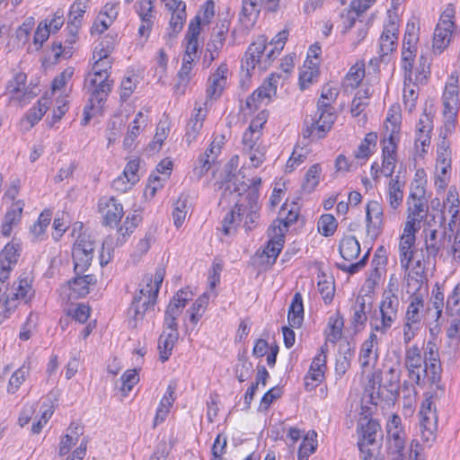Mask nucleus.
<instances>
[{"instance_id": "obj_1", "label": "nucleus", "mask_w": 460, "mask_h": 460, "mask_svg": "<svg viewBox=\"0 0 460 460\" xmlns=\"http://www.w3.org/2000/svg\"><path fill=\"white\" fill-rule=\"evenodd\" d=\"M101 45L102 48L95 49L93 52V58H98V60L93 66V73L85 79V83L93 87L91 92V108H93L96 102L98 107H100V105L106 102L113 83V81L109 80L112 64L109 59V55L111 49H112L113 39L106 37L105 41H102Z\"/></svg>"}, {"instance_id": "obj_2", "label": "nucleus", "mask_w": 460, "mask_h": 460, "mask_svg": "<svg viewBox=\"0 0 460 460\" xmlns=\"http://www.w3.org/2000/svg\"><path fill=\"white\" fill-rule=\"evenodd\" d=\"M165 274L164 268L156 269L155 276L146 274L139 284V290L134 296L128 314L135 322L142 320L146 313L154 308L161 284Z\"/></svg>"}, {"instance_id": "obj_3", "label": "nucleus", "mask_w": 460, "mask_h": 460, "mask_svg": "<svg viewBox=\"0 0 460 460\" xmlns=\"http://www.w3.org/2000/svg\"><path fill=\"white\" fill-rule=\"evenodd\" d=\"M445 221L446 217L442 215L438 228L428 226L422 230L424 244L420 249L417 261V269L420 270L422 273L425 265L431 261L435 262L439 254L442 255L446 252L447 243H450V234L443 226Z\"/></svg>"}, {"instance_id": "obj_4", "label": "nucleus", "mask_w": 460, "mask_h": 460, "mask_svg": "<svg viewBox=\"0 0 460 460\" xmlns=\"http://www.w3.org/2000/svg\"><path fill=\"white\" fill-rule=\"evenodd\" d=\"M358 446L362 460H384L376 455L381 447L383 433L379 422L376 420H368L366 424H361Z\"/></svg>"}, {"instance_id": "obj_5", "label": "nucleus", "mask_w": 460, "mask_h": 460, "mask_svg": "<svg viewBox=\"0 0 460 460\" xmlns=\"http://www.w3.org/2000/svg\"><path fill=\"white\" fill-rule=\"evenodd\" d=\"M455 14L454 5L449 4L440 15L434 31L432 44L433 51L438 54H441L451 41V37L456 30Z\"/></svg>"}, {"instance_id": "obj_6", "label": "nucleus", "mask_w": 460, "mask_h": 460, "mask_svg": "<svg viewBox=\"0 0 460 460\" xmlns=\"http://www.w3.org/2000/svg\"><path fill=\"white\" fill-rule=\"evenodd\" d=\"M337 115L333 106L318 107L314 117L311 119V125L303 131L304 137L323 138L332 128Z\"/></svg>"}, {"instance_id": "obj_7", "label": "nucleus", "mask_w": 460, "mask_h": 460, "mask_svg": "<svg viewBox=\"0 0 460 460\" xmlns=\"http://www.w3.org/2000/svg\"><path fill=\"white\" fill-rule=\"evenodd\" d=\"M400 302L399 299H383L379 305L378 313L371 322L374 331L385 334L398 319Z\"/></svg>"}, {"instance_id": "obj_8", "label": "nucleus", "mask_w": 460, "mask_h": 460, "mask_svg": "<svg viewBox=\"0 0 460 460\" xmlns=\"http://www.w3.org/2000/svg\"><path fill=\"white\" fill-rule=\"evenodd\" d=\"M418 231V229H414L411 224H405L403 234L400 238V262L402 268L405 270L409 269L411 261L414 262V268L417 269V261L420 250L414 249L413 247L416 241L415 234Z\"/></svg>"}, {"instance_id": "obj_9", "label": "nucleus", "mask_w": 460, "mask_h": 460, "mask_svg": "<svg viewBox=\"0 0 460 460\" xmlns=\"http://www.w3.org/2000/svg\"><path fill=\"white\" fill-rule=\"evenodd\" d=\"M411 192L408 199V217L405 224H411L414 229L420 230V223L426 219L428 207L423 198V190Z\"/></svg>"}, {"instance_id": "obj_10", "label": "nucleus", "mask_w": 460, "mask_h": 460, "mask_svg": "<svg viewBox=\"0 0 460 460\" xmlns=\"http://www.w3.org/2000/svg\"><path fill=\"white\" fill-rule=\"evenodd\" d=\"M445 118H456L459 110L458 75L453 73L446 84L442 96Z\"/></svg>"}, {"instance_id": "obj_11", "label": "nucleus", "mask_w": 460, "mask_h": 460, "mask_svg": "<svg viewBox=\"0 0 460 460\" xmlns=\"http://www.w3.org/2000/svg\"><path fill=\"white\" fill-rule=\"evenodd\" d=\"M328 346L324 343L320 348V353L317 354L312 361L308 374L305 376V387L306 389H313L316 386L317 383L322 382L324 371L326 369V352Z\"/></svg>"}, {"instance_id": "obj_12", "label": "nucleus", "mask_w": 460, "mask_h": 460, "mask_svg": "<svg viewBox=\"0 0 460 460\" xmlns=\"http://www.w3.org/2000/svg\"><path fill=\"white\" fill-rule=\"evenodd\" d=\"M387 450L405 447L406 434L402 427L401 417L393 414L386 423Z\"/></svg>"}, {"instance_id": "obj_13", "label": "nucleus", "mask_w": 460, "mask_h": 460, "mask_svg": "<svg viewBox=\"0 0 460 460\" xmlns=\"http://www.w3.org/2000/svg\"><path fill=\"white\" fill-rule=\"evenodd\" d=\"M399 26L396 17L389 14L387 23L380 37V56L385 58L393 52L397 47Z\"/></svg>"}, {"instance_id": "obj_14", "label": "nucleus", "mask_w": 460, "mask_h": 460, "mask_svg": "<svg viewBox=\"0 0 460 460\" xmlns=\"http://www.w3.org/2000/svg\"><path fill=\"white\" fill-rule=\"evenodd\" d=\"M98 207L103 213V224L112 226L117 225L124 215L122 205L113 198H102L99 199Z\"/></svg>"}, {"instance_id": "obj_15", "label": "nucleus", "mask_w": 460, "mask_h": 460, "mask_svg": "<svg viewBox=\"0 0 460 460\" xmlns=\"http://www.w3.org/2000/svg\"><path fill=\"white\" fill-rule=\"evenodd\" d=\"M155 0H140L137 3V13L140 18L141 24L138 28V34L147 39L152 31L155 22Z\"/></svg>"}, {"instance_id": "obj_16", "label": "nucleus", "mask_w": 460, "mask_h": 460, "mask_svg": "<svg viewBox=\"0 0 460 460\" xmlns=\"http://www.w3.org/2000/svg\"><path fill=\"white\" fill-rule=\"evenodd\" d=\"M276 93L277 81L270 77L247 98L246 106L251 111L257 110L259 104L264 102L268 103Z\"/></svg>"}, {"instance_id": "obj_17", "label": "nucleus", "mask_w": 460, "mask_h": 460, "mask_svg": "<svg viewBox=\"0 0 460 460\" xmlns=\"http://www.w3.org/2000/svg\"><path fill=\"white\" fill-rule=\"evenodd\" d=\"M270 239L268 241L263 254L268 258V263H275L277 257L284 245V230L279 226H272L268 230Z\"/></svg>"}, {"instance_id": "obj_18", "label": "nucleus", "mask_w": 460, "mask_h": 460, "mask_svg": "<svg viewBox=\"0 0 460 460\" xmlns=\"http://www.w3.org/2000/svg\"><path fill=\"white\" fill-rule=\"evenodd\" d=\"M367 233L376 238L380 232L383 223V208L376 200H370L366 211Z\"/></svg>"}, {"instance_id": "obj_19", "label": "nucleus", "mask_w": 460, "mask_h": 460, "mask_svg": "<svg viewBox=\"0 0 460 460\" xmlns=\"http://www.w3.org/2000/svg\"><path fill=\"white\" fill-rule=\"evenodd\" d=\"M86 8L87 5L84 0H75L73 4L70 6L67 22V29H69L71 35V38L68 40L70 45L75 41L78 29L81 26L82 18Z\"/></svg>"}, {"instance_id": "obj_20", "label": "nucleus", "mask_w": 460, "mask_h": 460, "mask_svg": "<svg viewBox=\"0 0 460 460\" xmlns=\"http://www.w3.org/2000/svg\"><path fill=\"white\" fill-rule=\"evenodd\" d=\"M228 68L226 64H221L215 73L208 78L207 94L211 99H217L226 84V75Z\"/></svg>"}, {"instance_id": "obj_21", "label": "nucleus", "mask_w": 460, "mask_h": 460, "mask_svg": "<svg viewBox=\"0 0 460 460\" xmlns=\"http://www.w3.org/2000/svg\"><path fill=\"white\" fill-rule=\"evenodd\" d=\"M433 129V119L430 114H428L426 110L420 116L417 124V137L415 139V146L419 145L422 147V152H426L425 147L430 144V133Z\"/></svg>"}, {"instance_id": "obj_22", "label": "nucleus", "mask_w": 460, "mask_h": 460, "mask_svg": "<svg viewBox=\"0 0 460 460\" xmlns=\"http://www.w3.org/2000/svg\"><path fill=\"white\" fill-rule=\"evenodd\" d=\"M376 345H377V336L371 332L368 339L362 344L359 353V363L363 369L376 365L378 358L376 351L374 350Z\"/></svg>"}, {"instance_id": "obj_23", "label": "nucleus", "mask_w": 460, "mask_h": 460, "mask_svg": "<svg viewBox=\"0 0 460 460\" xmlns=\"http://www.w3.org/2000/svg\"><path fill=\"white\" fill-rule=\"evenodd\" d=\"M24 202L22 200H17L12 204L11 208L5 213L1 228V232L4 236H10L13 226L20 222Z\"/></svg>"}, {"instance_id": "obj_24", "label": "nucleus", "mask_w": 460, "mask_h": 460, "mask_svg": "<svg viewBox=\"0 0 460 460\" xmlns=\"http://www.w3.org/2000/svg\"><path fill=\"white\" fill-rule=\"evenodd\" d=\"M422 362L423 359L418 346L414 345L406 350L405 366L409 371L410 377L415 379L417 383L420 381Z\"/></svg>"}, {"instance_id": "obj_25", "label": "nucleus", "mask_w": 460, "mask_h": 460, "mask_svg": "<svg viewBox=\"0 0 460 460\" xmlns=\"http://www.w3.org/2000/svg\"><path fill=\"white\" fill-rule=\"evenodd\" d=\"M288 320L292 328H299L302 325L304 320V305L302 295L298 292L294 295L289 305Z\"/></svg>"}, {"instance_id": "obj_26", "label": "nucleus", "mask_w": 460, "mask_h": 460, "mask_svg": "<svg viewBox=\"0 0 460 460\" xmlns=\"http://www.w3.org/2000/svg\"><path fill=\"white\" fill-rule=\"evenodd\" d=\"M2 295H4V297L2 300L3 304L0 305V324L14 311L18 305L17 301L21 299L20 295H18L13 287L4 289Z\"/></svg>"}, {"instance_id": "obj_27", "label": "nucleus", "mask_w": 460, "mask_h": 460, "mask_svg": "<svg viewBox=\"0 0 460 460\" xmlns=\"http://www.w3.org/2000/svg\"><path fill=\"white\" fill-rule=\"evenodd\" d=\"M200 32V14H197L190 22L188 31L186 34V49L187 54H198L199 43L198 37Z\"/></svg>"}, {"instance_id": "obj_28", "label": "nucleus", "mask_w": 460, "mask_h": 460, "mask_svg": "<svg viewBox=\"0 0 460 460\" xmlns=\"http://www.w3.org/2000/svg\"><path fill=\"white\" fill-rule=\"evenodd\" d=\"M96 284V278L94 275H76L74 279L68 281V285L76 296H84L90 291V286Z\"/></svg>"}, {"instance_id": "obj_29", "label": "nucleus", "mask_w": 460, "mask_h": 460, "mask_svg": "<svg viewBox=\"0 0 460 460\" xmlns=\"http://www.w3.org/2000/svg\"><path fill=\"white\" fill-rule=\"evenodd\" d=\"M179 339V332L166 333L164 331L158 339L159 359L165 362L172 355L175 342Z\"/></svg>"}, {"instance_id": "obj_30", "label": "nucleus", "mask_w": 460, "mask_h": 460, "mask_svg": "<svg viewBox=\"0 0 460 460\" xmlns=\"http://www.w3.org/2000/svg\"><path fill=\"white\" fill-rule=\"evenodd\" d=\"M431 402H429L428 409L425 411L422 409L420 414V428L422 432V438L426 441L433 439L434 430L436 429V415L435 412L431 411Z\"/></svg>"}, {"instance_id": "obj_31", "label": "nucleus", "mask_w": 460, "mask_h": 460, "mask_svg": "<svg viewBox=\"0 0 460 460\" xmlns=\"http://www.w3.org/2000/svg\"><path fill=\"white\" fill-rule=\"evenodd\" d=\"M424 306V300L420 294L414 293L411 296V301L406 311V323L420 326L421 317L420 309Z\"/></svg>"}, {"instance_id": "obj_32", "label": "nucleus", "mask_w": 460, "mask_h": 460, "mask_svg": "<svg viewBox=\"0 0 460 460\" xmlns=\"http://www.w3.org/2000/svg\"><path fill=\"white\" fill-rule=\"evenodd\" d=\"M404 182L399 181V176L392 178L388 184L387 199L389 206L393 210H396L402 204L403 199L402 189Z\"/></svg>"}, {"instance_id": "obj_33", "label": "nucleus", "mask_w": 460, "mask_h": 460, "mask_svg": "<svg viewBox=\"0 0 460 460\" xmlns=\"http://www.w3.org/2000/svg\"><path fill=\"white\" fill-rule=\"evenodd\" d=\"M228 30L229 22L227 20H224L220 23H217L214 29L215 31L212 34V39L208 44V50L211 52V59L215 58L213 52H217L223 47L226 34L228 32Z\"/></svg>"}, {"instance_id": "obj_34", "label": "nucleus", "mask_w": 460, "mask_h": 460, "mask_svg": "<svg viewBox=\"0 0 460 460\" xmlns=\"http://www.w3.org/2000/svg\"><path fill=\"white\" fill-rule=\"evenodd\" d=\"M339 252L345 261H352L360 253V244L355 236H345L339 244Z\"/></svg>"}, {"instance_id": "obj_35", "label": "nucleus", "mask_w": 460, "mask_h": 460, "mask_svg": "<svg viewBox=\"0 0 460 460\" xmlns=\"http://www.w3.org/2000/svg\"><path fill=\"white\" fill-rule=\"evenodd\" d=\"M190 296L191 294L189 291L179 290L170 301L165 310V314L178 318L182 309L186 306L187 302L190 299Z\"/></svg>"}, {"instance_id": "obj_36", "label": "nucleus", "mask_w": 460, "mask_h": 460, "mask_svg": "<svg viewBox=\"0 0 460 460\" xmlns=\"http://www.w3.org/2000/svg\"><path fill=\"white\" fill-rule=\"evenodd\" d=\"M354 351L355 346L349 342L340 345V353L341 356L337 358L335 366V370L338 374H345V372L349 368Z\"/></svg>"}, {"instance_id": "obj_37", "label": "nucleus", "mask_w": 460, "mask_h": 460, "mask_svg": "<svg viewBox=\"0 0 460 460\" xmlns=\"http://www.w3.org/2000/svg\"><path fill=\"white\" fill-rule=\"evenodd\" d=\"M30 368V362L27 360L24 361L21 367L13 372L7 385V392L9 394L16 393V391L19 389L21 385L25 381L27 376L29 375Z\"/></svg>"}, {"instance_id": "obj_38", "label": "nucleus", "mask_w": 460, "mask_h": 460, "mask_svg": "<svg viewBox=\"0 0 460 460\" xmlns=\"http://www.w3.org/2000/svg\"><path fill=\"white\" fill-rule=\"evenodd\" d=\"M299 216L298 208L296 207V204H293V206L290 208H288L287 204H284L281 207V209L279 211V217L278 218V222L280 227L283 226V230L287 231L288 227L296 222Z\"/></svg>"}, {"instance_id": "obj_39", "label": "nucleus", "mask_w": 460, "mask_h": 460, "mask_svg": "<svg viewBox=\"0 0 460 460\" xmlns=\"http://www.w3.org/2000/svg\"><path fill=\"white\" fill-rule=\"evenodd\" d=\"M366 304L364 296H357L355 305L353 306V315L351 317V323L354 327L366 324L367 321Z\"/></svg>"}, {"instance_id": "obj_40", "label": "nucleus", "mask_w": 460, "mask_h": 460, "mask_svg": "<svg viewBox=\"0 0 460 460\" xmlns=\"http://www.w3.org/2000/svg\"><path fill=\"white\" fill-rule=\"evenodd\" d=\"M382 157L381 172L385 177H390L392 179L397 161L396 153H394V150L390 149V146H384L382 150Z\"/></svg>"}, {"instance_id": "obj_41", "label": "nucleus", "mask_w": 460, "mask_h": 460, "mask_svg": "<svg viewBox=\"0 0 460 460\" xmlns=\"http://www.w3.org/2000/svg\"><path fill=\"white\" fill-rule=\"evenodd\" d=\"M243 213V206L239 204H235L234 208L226 213V217L221 222L222 225V233L225 235H229L231 233V226H234L235 223H238L242 220V215Z\"/></svg>"}, {"instance_id": "obj_42", "label": "nucleus", "mask_w": 460, "mask_h": 460, "mask_svg": "<svg viewBox=\"0 0 460 460\" xmlns=\"http://www.w3.org/2000/svg\"><path fill=\"white\" fill-rule=\"evenodd\" d=\"M321 166L318 164H313L305 173V181L302 184L303 190L311 193L319 184Z\"/></svg>"}, {"instance_id": "obj_43", "label": "nucleus", "mask_w": 460, "mask_h": 460, "mask_svg": "<svg viewBox=\"0 0 460 460\" xmlns=\"http://www.w3.org/2000/svg\"><path fill=\"white\" fill-rule=\"evenodd\" d=\"M72 257L74 261V271L75 275H81L84 273L91 265L93 255L79 251H72Z\"/></svg>"}, {"instance_id": "obj_44", "label": "nucleus", "mask_w": 460, "mask_h": 460, "mask_svg": "<svg viewBox=\"0 0 460 460\" xmlns=\"http://www.w3.org/2000/svg\"><path fill=\"white\" fill-rule=\"evenodd\" d=\"M49 100L41 98L38 101L37 105L33 106L27 113V119L31 126L38 123L49 109Z\"/></svg>"}, {"instance_id": "obj_45", "label": "nucleus", "mask_w": 460, "mask_h": 460, "mask_svg": "<svg viewBox=\"0 0 460 460\" xmlns=\"http://www.w3.org/2000/svg\"><path fill=\"white\" fill-rule=\"evenodd\" d=\"M337 220L331 214L322 215L318 220V231L323 236H332L337 229Z\"/></svg>"}, {"instance_id": "obj_46", "label": "nucleus", "mask_w": 460, "mask_h": 460, "mask_svg": "<svg viewBox=\"0 0 460 460\" xmlns=\"http://www.w3.org/2000/svg\"><path fill=\"white\" fill-rule=\"evenodd\" d=\"M188 199L181 196L174 204L172 218L174 226L179 228L182 226L188 213Z\"/></svg>"}, {"instance_id": "obj_47", "label": "nucleus", "mask_w": 460, "mask_h": 460, "mask_svg": "<svg viewBox=\"0 0 460 460\" xmlns=\"http://www.w3.org/2000/svg\"><path fill=\"white\" fill-rule=\"evenodd\" d=\"M288 31L286 30H283L279 31L270 41V45H273L274 47L269 50V52L266 55V58L268 59V62L273 61L277 56L279 55L281 50L284 48V45L286 43V40H288Z\"/></svg>"}, {"instance_id": "obj_48", "label": "nucleus", "mask_w": 460, "mask_h": 460, "mask_svg": "<svg viewBox=\"0 0 460 460\" xmlns=\"http://www.w3.org/2000/svg\"><path fill=\"white\" fill-rule=\"evenodd\" d=\"M19 255V244L9 243L0 252V264L12 267L17 262Z\"/></svg>"}, {"instance_id": "obj_49", "label": "nucleus", "mask_w": 460, "mask_h": 460, "mask_svg": "<svg viewBox=\"0 0 460 460\" xmlns=\"http://www.w3.org/2000/svg\"><path fill=\"white\" fill-rule=\"evenodd\" d=\"M404 88H403V101L406 107L409 108L411 111L415 108L416 100L418 98V86L416 83H413V79L411 78V82L406 80L404 77Z\"/></svg>"}, {"instance_id": "obj_50", "label": "nucleus", "mask_w": 460, "mask_h": 460, "mask_svg": "<svg viewBox=\"0 0 460 460\" xmlns=\"http://www.w3.org/2000/svg\"><path fill=\"white\" fill-rule=\"evenodd\" d=\"M399 381V374L394 368H390L385 373V380L383 387L391 394V396L397 397L400 394Z\"/></svg>"}, {"instance_id": "obj_51", "label": "nucleus", "mask_w": 460, "mask_h": 460, "mask_svg": "<svg viewBox=\"0 0 460 460\" xmlns=\"http://www.w3.org/2000/svg\"><path fill=\"white\" fill-rule=\"evenodd\" d=\"M339 95V90L331 84H326L321 93V97L317 102L318 107H330L335 102Z\"/></svg>"}, {"instance_id": "obj_52", "label": "nucleus", "mask_w": 460, "mask_h": 460, "mask_svg": "<svg viewBox=\"0 0 460 460\" xmlns=\"http://www.w3.org/2000/svg\"><path fill=\"white\" fill-rule=\"evenodd\" d=\"M328 326L330 332L327 333V340L331 342H336L341 336L343 319L340 316H332L329 319Z\"/></svg>"}, {"instance_id": "obj_53", "label": "nucleus", "mask_w": 460, "mask_h": 460, "mask_svg": "<svg viewBox=\"0 0 460 460\" xmlns=\"http://www.w3.org/2000/svg\"><path fill=\"white\" fill-rule=\"evenodd\" d=\"M72 251H79L84 253L93 254L94 251V243L91 236L85 233L80 234L75 243H74Z\"/></svg>"}, {"instance_id": "obj_54", "label": "nucleus", "mask_w": 460, "mask_h": 460, "mask_svg": "<svg viewBox=\"0 0 460 460\" xmlns=\"http://www.w3.org/2000/svg\"><path fill=\"white\" fill-rule=\"evenodd\" d=\"M40 411V419L37 422L33 423L31 427V432L33 434L40 433L42 428L47 424L54 412L53 406L46 403L41 405Z\"/></svg>"}, {"instance_id": "obj_55", "label": "nucleus", "mask_w": 460, "mask_h": 460, "mask_svg": "<svg viewBox=\"0 0 460 460\" xmlns=\"http://www.w3.org/2000/svg\"><path fill=\"white\" fill-rule=\"evenodd\" d=\"M27 75L24 73H17L7 84V91L12 96L19 95L26 86Z\"/></svg>"}, {"instance_id": "obj_56", "label": "nucleus", "mask_w": 460, "mask_h": 460, "mask_svg": "<svg viewBox=\"0 0 460 460\" xmlns=\"http://www.w3.org/2000/svg\"><path fill=\"white\" fill-rule=\"evenodd\" d=\"M426 375L428 376L430 383L432 385H436L438 388H440L438 385V383L440 382L441 378V365L440 361H435V362H429L425 364V368L423 370Z\"/></svg>"}, {"instance_id": "obj_57", "label": "nucleus", "mask_w": 460, "mask_h": 460, "mask_svg": "<svg viewBox=\"0 0 460 460\" xmlns=\"http://www.w3.org/2000/svg\"><path fill=\"white\" fill-rule=\"evenodd\" d=\"M415 53L416 49L402 51V68L403 69L406 80H409V82H411Z\"/></svg>"}, {"instance_id": "obj_58", "label": "nucleus", "mask_w": 460, "mask_h": 460, "mask_svg": "<svg viewBox=\"0 0 460 460\" xmlns=\"http://www.w3.org/2000/svg\"><path fill=\"white\" fill-rule=\"evenodd\" d=\"M120 380L122 382L121 391L124 393V395H127L139 381V377L136 369H129L121 376Z\"/></svg>"}, {"instance_id": "obj_59", "label": "nucleus", "mask_w": 460, "mask_h": 460, "mask_svg": "<svg viewBox=\"0 0 460 460\" xmlns=\"http://www.w3.org/2000/svg\"><path fill=\"white\" fill-rule=\"evenodd\" d=\"M13 287L18 292V295H20L22 300L27 303L31 299V279H30L29 277H21L18 282L14 283Z\"/></svg>"}, {"instance_id": "obj_60", "label": "nucleus", "mask_w": 460, "mask_h": 460, "mask_svg": "<svg viewBox=\"0 0 460 460\" xmlns=\"http://www.w3.org/2000/svg\"><path fill=\"white\" fill-rule=\"evenodd\" d=\"M50 33V30L47 28V20L40 22L33 37V43L37 46V50L41 49L43 43L48 40Z\"/></svg>"}, {"instance_id": "obj_61", "label": "nucleus", "mask_w": 460, "mask_h": 460, "mask_svg": "<svg viewBox=\"0 0 460 460\" xmlns=\"http://www.w3.org/2000/svg\"><path fill=\"white\" fill-rule=\"evenodd\" d=\"M35 25V19L32 16L27 17L16 30V38L24 43L29 40L31 31Z\"/></svg>"}, {"instance_id": "obj_62", "label": "nucleus", "mask_w": 460, "mask_h": 460, "mask_svg": "<svg viewBox=\"0 0 460 460\" xmlns=\"http://www.w3.org/2000/svg\"><path fill=\"white\" fill-rule=\"evenodd\" d=\"M113 249L114 237L109 235L102 242V252L100 253V263L102 266L107 265L110 262Z\"/></svg>"}, {"instance_id": "obj_63", "label": "nucleus", "mask_w": 460, "mask_h": 460, "mask_svg": "<svg viewBox=\"0 0 460 460\" xmlns=\"http://www.w3.org/2000/svg\"><path fill=\"white\" fill-rule=\"evenodd\" d=\"M267 49L266 38L264 36H261L257 39L256 41L252 43L247 51L246 56L248 55H255L260 58L261 60L266 59V55L264 51Z\"/></svg>"}, {"instance_id": "obj_64", "label": "nucleus", "mask_w": 460, "mask_h": 460, "mask_svg": "<svg viewBox=\"0 0 460 460\" xmlns=\"http://www.w3.org/2000/svg\"><path fill=\"white\" fill-rule=\"evenodd\" d=\"M447 310L451 315H457L460 313V286L457 285L452 295L447 301Z\"/></svg>"}]
</instances>
